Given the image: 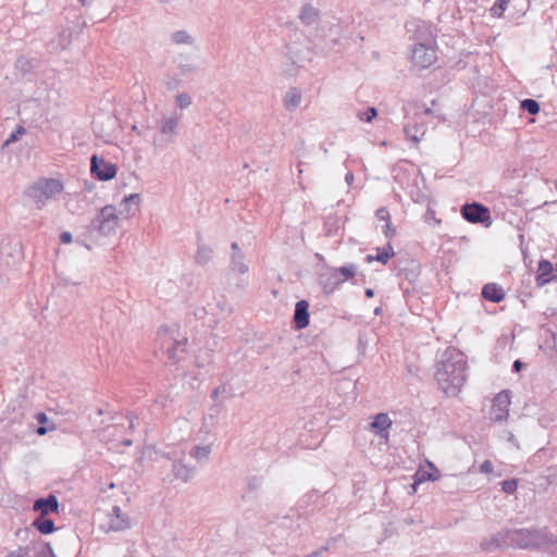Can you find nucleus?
Listing matches in <instances>:
<instances>
[{
  "label": "nucleus",
  "mask_w": 557,
  "mask_h": 557,
  "mask_svg": "<svg viewBox=\"0 0 557 557\" xmlns=\"http://www.w3.org/2000/svg\"><path fill=\"white\" fill-rule=\"evenodd\" d=\"M173 472L177 480L188 482L194 475V468L186 466L181 460L173 462Z\"/></svg>",
  "instance_id": "b1692460"
},
{
  "label": "nucleus",
  "mask_w": 557,
  "mask_h": 557,
  "mask_svg": "<svg viewBox=\"0 0 557 557\" xmlns=\"http://www.w3.org/2000/svg\"><path fill=\"white\" fill-rule=\"evenodd\" d=\"M510 531L499 532L490 539H485L481 543L483 550L493 552L497 548L508 546L510 544Z\"/></svg>",
  "instance_id": "ddd939ff"
},
{
  "label": "nucleus",
  "mask_w": 557,
  "mask_h": 557,
  "mask_svg": "<svg viewBox=\"0 0 557 557\" xmlns=\"http://www.w3.org/2000/svg\"><path fill=\"white\" fill-rule=\"evenodd\" d=\"M197 366L198 367H205L206 366V362L205 361H200L199 358H197V361H196Z\"/></svg>",
  "instance_id": "6e6d98bb"
},
{
  "label": "nucleus",
  "mask_w": 557,
  "mask_h": 557,
  "mask_svg": "<svg viewBox=\"0 0 557 557\" xmlns=\"http://www.w3.org/2000/svg\"><path fill=\"white\" fill-rule=\"evenodd\" d=\"M373 295H374L373 289H371V288H367V289H366V296H367V297H369V298H370V297H373Z\"/></svg>",
  "instance_id": "5fc2aeb1"
},
{
  "label": "nucleus",
  "mask_w": 557,
  "mask_h": 557,
  "mask_svg": "<svg viewBox=\"0 0 557 557\" xmlns=\"http://www.w3.org/2000/svg\"><path fill=\"white\" fill-rule=\"evenodd\" d=\"M326 550H327V547H322V548H320V549H318V550H314V552H312V553H310V554L306 555L305 557H320V556H321V554H322L323 552H326Z\"/></svg>",
  "instance_id": "a18cd8bd"
},
{
  "label": "nucleus",
  "mask_w": 557,
  "mask_h": 557,
  "mask_svg": "<svg viewBox=\"0 0 557 557\" xmlns=\"http://www.w3.org/2000/svg\"><path fill=\"white\" fill-rule=\"evenodd\" d=\"M212 256H213L212 248L207 245H201L197 249L195 260L198 264L203 265L211 260Z\"/></svg>",
  "instance_id": "c85d7f7f"
},
{
  "label": "nucleus",
  "mask_w": 557,
  "mask_h": 557,
  "mask_svg": "<svg viewBox=\"0 0 557 557\" xmlns=\"http://www.w3.org/2000/svg\"><path fill=\"white\" fill-rule=\"evenodd\" d=\"M493 463L490 460L483 461L482 465L480 466V471L483 473H491L493 472Z\"/></svg>",
  "instance_id": "a19ab883"
},
{
  "label": "nucleus",
  "mask_w": 557,
  "mask_h": 557,
  "mask_svg": "<svg viewBox=\"0 0 557 557\" xmlns=\"http://www.w3.org/2000/svg\"><path fill=\"white\" fill-rule=\"evenodd\" d=\"M537 272L536 282L539 286H542L550 281L548 275L553 272V264L547 260H541Z\"/></svg>",
  "instance_id": "a878e982"
},
{
  "label": "nucleus",
  "mask_w": 557,
  "mask_h": 557,
  "mask_svg": "<svg viewBox=\"0 0 557 557\" xmlns=\"http://www.w3.org/2000/svg\"><path fill=\"white\" fill-rule=\"evenodd\" d=\"M206 355H207V357H208V359H207V363L211 362V359H212L211 355H210L209 352H206Z\"/></svg>",
  "instance_id": "13d9d810"
},
{
  "label": "nucleus",
  "mask_w": 557,
  "mask_h": 557,
  "mask_svg": "<svg viewBox=\"0 0 557 557\" xmlns=\"http://www.w3.org/2000/svg\"><path fill=\"white\" fill-rule=\"evenodd\" d=\"M120 225L117 210L112 205H107L100 209L90 223V230L98 232L102 236H110L115 233Z\"/></svg>",
  "instance_id": "39448f33"
},
{
  "label": "nucleus",
  "mask_w": 557,
  "mask_h": 557,
  "mask_svg": "<svg viewBox=\"0 0 557 557\" xmlns=\"http://www.w3.org/2000/svg\"><path fill=\"white\" fill-rule=\"evenodd\" d=\"M355 176L351 172L347 173L345 176L346 183L350 186L354 183Z\"/></svg>",
  "instance_id": "09e8293b"
},
{
  "label": "nucleus",
  "mask_w": 557,
  "mask_h": 557,
  "mask_svg": "<svg viewBox=\"0 0 557 557\" xmlns=\"http://www.w3.org/2000/svg\"><path fill=\"white\" fill-rule=\"evenodd\" d=\"M308 61L309 51L306 47L288 44L280 61V73L285 78L295 77Z\"/></svg>",
  "instance_id": "7ed1b4c3"
},
{
  "label": "nucleus",
  "mask_w": 557,
  "mask_h": 557,
  "mask_svg": "<svg viewBox=\"0 0 557 557\" xmlns=\"http://www.w3.org/2000/svg\"><path fill=\"white\" fill-rule=\"evenodd\" d=\"M212 445L195 446L190 453V456L198 461L207 460L211 454Z\"/></svg>",
  "instance_id": "2f4dec72"
},
{
  "label": "nucleus",
  "mask_w": 557,
  "mask_h": 557,
  "mask_svg": "<svg viewBox=\"0 0 557 557\" xmlns=\"http://www.w3.org/2000/svg\"><path fill=\"white\" fill-rule=\"evenodd\" d=\"M132 129H133V131H135V132H137L138 134H141V132H139V131H138L137 125H134V126L132 127Z\"/></svg>",
  "instance_id": "bf43d9fd"
},
{
  "label": "nucleus",
  "mask_w": 557,
  "mask_h": 557,
  "mask_svg": "<svg viewBox=\"0 0 557 557\" xmlns=\"http://www.w3.org/2000/svg\"><path fill=\"white\" fill-rule=\"evenodd\" d=\"M60 240L61 243L63 244H70L72 242V235L70 232H63L61 235H60Z\"/></svg>",
  "instance_id": "37998d69"
},
{
  "label": "nucleus",
  "mask_w": 557,
  "mask_h": 557,
  "mask_svg": "<svg viewBox=\"0 0 557 557\" xmlns=\"http://www.w3.org/2000/svg\"><path fill=\"white\" fill-rule=\"evenodd\" d=\"M225 387L224 386H216L213 391H212V394H211V397L212 399L216 400L219 398V396L223 393H225Z\"/></svg>",
  "instance_id": "79ce46f5"
},
{
  "label": "nucleus",
  "mask_w": 557,
  "mask_h": 557,
  "mask_svg": "<svg viewBox=\"0 0 557 557\" xmlns=\"http://www.w3.org/2000/svg\"><path fill=\"white\" fill-rule=\"evenodd\" d=\"M431 471L419 470L414 475V482L411 485L412 493L417 492V486L425 481H437L441 476L440 470L432 462H429Z\"/></svg>",
  "instance_id": "f3484780"
},
{
  "label": "nucleus",
  "mask_w": 557,
  "mask_h": 557,
  "mask_svg": "<svg viewBox=\"0 0 557 557\" xmlns=\"http://www.w3.org/2000/svg\"><path fill=\"white\" fill-rule=\"evenodd\" d=\"M231 248L233 250V252H237V251H240L239 247H238V244L237 243H233L231 245Z\"/></svg>",
  "instance_id": "864d4df0"
},
{
  "label": "nucleus",
  "mask_w": 557,
  "mask_h": 557,
  "mask_svg": "<svg viewBox=\"0 0 557 557\" xmlns=\"http://www.w3.org/2000/svg\"><path fill=\"white\" fill-rule=\"evenodd\" d=\"M376 218L381 221L388 222L391 221L389 213L386 208L382 207L376 211Z\"/></svg>",
  "instance_id": "ea45409f"
},
{
  "label": "nucleus",
  "mask_w": 557,
  "mask_h": 557,
  "mask_svg": "<svg viewBox=\"0 0 557 557\" xmlns=\"http://www.w3.org/2000/svg\"><path fill=\"white\" fill-rule=\"evenodd\" d=\"M467 361L456 349H447L438 361L435 379L440 388L448 396H456L466 382Z\"/></svg>",
  "instance_id": "f257e3e1"
},
{
  "label": "nucleus",
  "mask_w": 557,
  "mask_h": 557,
  "mask_svg": "<svg viewBox=\"0 0 557 557\" xmlns=\"http://www.w3.org/2000/svg\"><path fill=\"white\" fill-rule=\"evenodd\" d=\"M301 99H302L301 90L297 87H292L286 91V94L284 96V99H283L284 107L286 108V110L293 111L300 106Z\"/></svg>",
  "instance_id": "aec40b11"
},
{
  "label": "nucleus",
  "mask_w": 557,
  "mask_h": 557,
  "mask_svg": "<svg viewBox=\"0 0 557 557\" xmlns=\"http://www.w3.org/2000/svg\"><path fill=\"white\" fill-rule=\"evenodd\" d=\"M175 103L181 109H186L191 104V98L188 94H185V92L178 94L175 97Z\"/></svg>",
  "instance_id": "f704fd0d"
},
{
  "label": "nucleus",
  "mask_w": 557,
  "mask_h": 557,
  "mask_svg": "<svg viewBox=\"0 0 557 557\" xmlns=\"http://www.w3.org/2000/svg\"><path fill=\"white\" fill-rule=\"evenodd\" d=\"M183 73L193 72L194 67L191 65H184L182 66Z\"/></svg>",
  "instance_id": "3c124183"
},
{
  "label": "nucleus",
  "mask_w": 557,
  "mask_h": 557,
  "mask_svg": "<svg viewBox=\"0 0 557 557\" xmlns=\"http://www.w3.org/2000/svg\"><path fill=\"white\" fill-rule=\"evenodd\" d=\"M384 233L386 237H392L395 235V230L392 227L391 221L386 222Z\"/></svg>",
  "instance_id": "c03bdc74"
},
{
  "label": "nucleus",
  "mask_w": 557,
  "mask_h": 557,
  "mask_svg": "<svg viewBox=\"0 0 557 557\" xmlns=\"http://www.w3.org/2000/svg\"><path fill=\"white\" fill-rule=\"evenodd\" d=\"M37 421L42 424V423H46L48 421V418H47V416L44 412H39L37 414Z\"/></svg>",
  "instance_id": "de8ad7c7"
},
{
  "label": "nucleus",
  "mask_w": 557,
  "mask_h": 557,
  "mask_svg": "<svg viewBox=\"0 0 557 557\" xmlns=\"http://www.w3.org/2000/svg\"><path fill=\"white\" fill-rule=\"evenodd\" d=\"M404 133L406 134V137L408 139H410L414 144H418L425 135L426 127L424 124H419V123L414 122L413 124L405 125Z\"/></svg>",
  "instance_id": "412c9836"
},
{
  "label": "nucleus",
  "mask_w": 557,
  "mask_h": 557,
  "mask_svg": "<svg viewBox=\"0 0 557 557\" xmlns=\"http://www.w3.org/2000/svg\"><path fill=\"white\" fill-rule=\"evenodd\" d=\"M510 393L503 391L495 396L491 409V420L494 422H503L507 420L509 414Z\"/></svg>",
  "instance_id": "1a4fd4ad"
},
{
  "label": "nucleus",
  "mask_w": 557,
  "mask_h": 557,
  "mask_svg": "<svg viewBox=\"0 0 557 557\" xmlns=\"http://www.w3.org/2000/svg\"><path fill=\"white\" fill-rule=\"evenodd\" d=\"M510 544H516L521 548L533 546L549 545L557 543V536L539 530H518L510 531Z\"/></svg>",
  "instance_id": "20e7f679"
},
{
  "label": "nucleus",
  "mask_w": 557,
  "mask_h": 557,
  "mask_svg": "<svg viewBox=\"0 0 557 557\" xmlns=\"http://www.w3.org/2000/svg\"><path fill=\"white\" fill-rule=\"evenodd\" d=\"M309 302L299 300L295 307L294 323L297 329H305L309 324Z\"/></svg>",
  "instance_id": "dca6fc26"
},
{
  "label": "nucleus",
  "mask_w": 557,
  "mask_h": 557,
  "mask_svg": "<svg viewBox=\"0 0 557 557\" xmlns=\"http://www.w3.org/2000/svg\"><path fill=\"white\" fill-rule=\"evenodd\" d=\"M180 117L176 113L170 116H163L158 122V127L162 136H165V141L170 143L177 134Z\"/></svg>",
  "instance_id": "9b49d317"
},
{
  "label": "nucleus",
  "mask_w": 557,
  "mask_h": 557,
  "mask_svg": "<svg viewBox=\"0 0 557 557\" xmlns=\"http://www.w3.org/2000/svg\"><path fill=\"white\" fill-rule=\"evenodd\" d=\"M461 215L470 223H481L485 226L492 224L490 210L479 202L463 205L461 207Z\"/></svg>",
  "instance_id": "0eeeda50"
},
{
  "label": "nucleus",
  "mask_w": 557,
  "mask_h": 557,
  "mask_svg": "<svg viewBox=\"0 0 557 557\" xmlns=\"http://www.w3.org/2000/svg\"><path fill=\"white\" fill-rule=\"evenodd\" d=\"M356 272L357 267L349 264L347 267L332 269L329 275H321V284L324 293H333L338 285L355 276Z\"/></svg>",
  "instance_id": "423d86ee"
},
{
  "label": "nucleus",
  "mask_w": 557,
  "mask_h": 557,
  "mask_svg": "<svg viewBox=\"0 0 557 557\" xmlns=\"http://www.w3.org/2000/svg\"><path fill=\"white\" fill-rule=\"evenodd\" d=\"M380 312H381V309H380V308H376V309L374 310V313H375V314H380Z\"/></svg>",
  "instance_id": "680f3d73"
},
{
  "label": "nucleus",
  "mask_w": 557,
  "mask_h": 557,
  "mask_svg": "<svg viewBox=\"0 0 557 557\" xmlns=\"http://www.w3.org/2000/svg\"><path fill=\"white\" fill-rule=\"evenodd\" d=\"M122 444L124 446H131L132 445V441L131 440H125V441L122 442Z\"/></svg>",
  "instance_id": "4d7b16f0"
},
{
  "label": "nucleus",
  "mask_w": 557,
  "mask_h": 557,
  "mask_svg": "<svg viewBox=\"0 0 557 557\" xmlns=\"http://www.w3.org/2000/svg\"><path fill=\"white\" fill-rule=\"evenodd\" d=\"M521 367H522V362L520 360H516L513 362L512 368H513L515 371H520Z\"/></svg>",
  "instance_id": "8fccbe9b"
},
{
  "label": "nucleus",
  "mask_w": 557,
  "mask_h": 557,
  "mask_svg": "<svg viewBox=\"0 0 557 557\" xmlns=\"http://www.w3.org/2000/svg\"><path fill=\"white\" fill-rule=\"evenodd\" d=\"M521 109L534 115L540 112V103L534 99H524L521 101Z\"/></svg>",
  "instance_id": "473e14b6"
},
{
  "label": "nucleus",
  "mask_w": 557,
  "mask_h": 557,
  "mask_svg": "<svg viewBox=\"0 0 557 557\" xmlns=\"http://www.w3.org/2000/svg\"><path fill=\"white\" fill-rule=\"evenodd\" d=\"M33 509L34 511L40 512V517H45L50 512H58L59 500L54 495L50 494L46 498L36 499Z\"/></svg>",
  "instance_id": "4468645a"
},
{
  "label": "nucleus",
  "mask_w": 557,
  "mask_h": 557,
  "mask_svg": "<svg viewBox=\"0 0 557 557\" xmlns=\"http://www.w3.org/2000/svg\"><path fill=\"white\" fill-rule=\"evenodd\" d=\"M92 128H94V132H95L98 136H100V137H106V135H103V134H102V131L100 129V124H99V122H96V121H95V122L92 123Z\"/></svg>",
  "instance_id": "49530a36"
},
{
  "label": "nucleus",
  "mask_w": 557,
  "mask_h": 557,
  "mask_svg": "<svg viewBox=\"0 0 557 557\" xmlns=\"http://www.w3.org/2000/svg\"><path fill=\"white\" fill-rule=\"evenodd\" d=\"M320 17L321 11L319 8V2L304 3L298 14V18L300 20V22L307 26L318 23Z\"/></svg>",
  "instance_id": "f8f14e48"
},
{
  "label": "nucleus",
  "mask_w": 557,
  "mask_h": 557,
  "mask_svg": "<svg viewBox=\"0 0 557 557\" xmlns=\"http://www.w3.org/2000/svg\"><path fill=\"white\" fill-rule=\"evenodd\" d=\"M377 116V110L374 107H369L366 111H358L357 117L360 121L370 123L374 117Z\"/></svg>",
  "instance_id": "72a5a7b5"
},
{
  "label": "nucleus",
  "mask_w": 557,
  "mask_h": 557,
  "mask_svg": "<svg viewBox=\"0 0 557 557\" xmlns=\"http://www.w3.org/2000/svg\"><path fill=\"white\" fill-rule=\"evenodd\" d=\"M91 173L100 181L112 180L116 174V165L106 161L102 158H98L94 154L90 159Z\"/></svg>",
  "instance_id": "9d476101"
},
{
  "label": "nucleus",
  "mask_w": 557,
  "mask_h": 557,
  "mask_svg": "<svg viewBox=\"0 0 557 557\" xmlns=\"http://www.w3.org/2000/svg\"><path fill=\"white\" fill-rule=\"evenodd\" d=\"M47 549H49V546L45 543H39V544L32 543L26 546L17 547V549L9 553L5 557H28V555L32 550H36L39 554H44Z\"/></svg>",
  "instance_id": "4be33fe9"
},
{
  "label": "nucleus",
  "mask_w": 557,
  "mask_h": 557,
  "mask_svg": "<svg viewBox=\"0 0 557 557\" xmlns=\"http://www.w3.org/2000/svg\"><path fill=\"white\" fill-rule=\"evenodd\" d=\"M394 256V250L391 245H387L383 249H377L376 256H367V261L372 262L373 260H376L383 264H386L387 261Z\"/></svg>",
  "instance_id": "cd10ccee"
},
{
  "label": "nucleus",
  "mask_w": 557,
  "mask_h": 557,
  "mask_svg": "<svg viewBox=\"0 0 557 557\" xmlns=\"http://www.w3.org/2000/svg\"><path fill=\"white\" fill-rule=\"evenodd\" d=\"M508 4V0H498L497 3L491 9L493 15L500 16Z\"/></svg>",
  "instance_id": "4c0bfd02"
},
{
  "label": "nucleus",
  "mask_w": 557,
  "mask_h": 557,
  "mask_svg": "<svg viewBox=\"0 0 557 557\" xmlns=\"http://www.w3.org/2000/svg\"><path fill=\"white\" fill-rule=\"evenodd\" d=\"M23 134H25V128L23 126H18L15 132H13L4 141V146H9L10 144L16 141Z\"/></svg>",
  "instance_id": "58836bf2"
},
{
  "label": "nucleus",
  "mask_w": 557,
  "mask_h": 557,
  "mask_svg": "<svg viewBox=\"0 0 557 557\" xmlns=\"http://www.w3.org/2000/svg\"><path fill=\"white\" fill-rule=\"evenodd\" d=\"M139 203H140L139 194H131L128 196H125L120 203V210L117 211L119 218L120 216L125 218V219L131 218L134 214V212L132 210V205H135L136 207H138Z\"/></svg>",
  "instance_id": "a211bd4d"
},
{
  "label": "nucleus",
  "mask_w": 557,
  "mask_h": 557,
  "mask_svg": "<svg viewBox=\"0 0 557 557\" xmlns=\"http://www.w3.org/2000/svg\"><path fill=\"white\" fill-rule=\"evenodd\" d=\"M230 268L233 272H238L239 274L248 272V265L244 261V255L242 251L232 252Z\"/></svg>",
  "instance_id": "bb28decb"
},
{
  "label": "nucleus",
  "mask_w": 557,
  "mask_h": 557,
  "mask_svg": "<svg viewBox=\"0 0 557 557\" xmlns=\"http://www.w3.org/2000/svg\"><path fill=\"white\" fill-rule=\"evenodd\" d=\"M129 426L134 428V419H129Z\"/></svg>",
  "instance_id": "052dcab7"
},
{
  "label": "nucleus",
  "mask_w": 557,
  "mask_h": 557,
  "mask_svg": "<svg viewBox=\"0 0 557 557\" xmlns=\"http://www.w3.org/2000/svg\"><path fill=\"white\" fill-rule=\"evenodd\" d=\"M34 527L42 534L52 533L54 530V522L51 519L40 517L34 521Z\"/></svg>",
  "instance_id": "7c9ffc66"
},
{
  "label": "nucleus",
  "mask_w": 557,
  "mask_h": 557,
  "mask_svg": "<svg viewBox=\"0 0 557 557\" xmlns=\"http://www.w3.org/2000/svg\"><path fill=\"white\" fill-rule=\"evenodd\" d=\"M109 519V527L113 531H123L131 528L128 517L117 506H113Z\"/></svg>",
  "instance_id": "2eb2a0df"
},
{
  "label": "nucleus",
  "mask_w": 557,
  "mask_h": 557,
  "mask_svg": "<svg viewBox=\"0 0 557 557\" xmlns=\"http://www.w3.org/2000/svg\"><path fill=\"white\" fill-rule=\"evenodd\" d=\"M482 297L493 302H499L505 298V292L497 284L488 283L482 288Z\"/></svg>",
  "instance_id": "6ab92c4d"
},
{
  "label": "nucleus",
  "mask_w": 557,
  "mask_h": 557,
  "mask_svg": "<svg viewBox=\"0 0 557 557\" xmlns=\"http://www.w3.org/2000/svg\"><path fill=\"white\" fill-rule=\"evenodd\" d=\"M37 433H38L39 435H45V434L47 433V429H46L45 426H39V428L37 429Z\"/></svg>",
  "instance_id": "603ef678"
},
{
  "label": "nucleus",
  "mask_w": 557,
  "mask_h": 557,
  "mask_svg": "<svg viewBox=\"0 0 557 557\" xmlns=\"http://www.w3.org/2000/svg\"><path fill=\"white\" fill-rule=\"evenodd\" d=\"M15 67L21 71L22 73H27L32 69V64L28 59L24 57H20L15 61Z\"/></svg>",
  "instance_id": "c9c22d12"
},
{
  "label": "nucleus",
  "mask_w": 557,
  "mask_h": 557,
  "mask_svg": "<svg viewBox=\"0 0 557 557\" xmlns=\"http://www.w3.org/2000/svg\"><path fill=\"white\" fill-rule=\"evenodd\" d=\"M163 346H165L169 359L173 361L178 359V352H184L185 350V343L170 338L164 341Z\"/></svg>",
  "instance_id": "393cba45"
},
{
  "label": "nucleus",
  "mask_w": 557,
  "mask_h": 557,
  "mask_svg": "<svg viewBox=\"0 0 557 557\" xmlns=\"http://www.w3.org/2000/svg\"><path fill=\"white\" fill-rule=\"evenodd\" d=\"M64 190L63 183L55 178L42 177L30 185L25 195L36 205L37 209H42L48 201L54 199Z\"/></svg>",
  "instance_id": "f03ea898"
},
{
  "label": "nucleus",
  "mask_w": 557,
  "mask_h": 557,
  "mask_svg": "<svg viewBox=\"0 0 557 557\" xmlns=\"http://www.w3.org/2000/svg\"><path fill=\"white\" fill-rule=\"evenodd\" d=\"M436 52L431 46L425 44H417L412 49L411 60L414 66L426 69L436 61Z\"/></svg>",
  "instance_id": "6e6552de"
},
{
  "label": "nucleus",
  "mask_w": 557,
  "mask_h": 557,
  "mask_svg": "<svg viewBox=\"0 0 557 557\" xmlns=\"http://www.w3.org/2000/svg\"><path fill=\"white\" fill-rule=\"evenodd\" d=\"M172 42L176 45L191 46L194 44L193 36L186 30H177L171 35Z\"/></svg>",
  "instance_id": "c756f323"
},
{
  "label": "nucleus",
  "mask_w": 557,
  "mask_h": 557,
  "mask_svg": "<svg viewBox=\"0 0 557 557\" xmlns=\"http://www.w3.org/2000/svg\"><path fill=\"white\" fill-rule=\"evenodd\" d=\"M392 426V420L387 413H379L371 423V429L381 436L387 435V430Z\"/></svg>",
  "instance_id": "5701e85b"
},
{
  "label": "nucleus",
  "mask_w": 557,
  "mask_h": 557,
  "mask_svg": "<svg viewBox=\"0 0 557 557\" xmlns=\"http://www.w3.org/2000/svg\"><path fill=\"white\" fill-rule=\"evenodd\" d=\"M555 186H556V188H557V181L555 182Z\"/></svg>",
  "instance_id": "e2e57ef3"
},
{
  "label": "nucleus",
  "mask_w": 557,
  "mask_h": 557,
  "mask_svg": "<svg viewBox=\"0 0 557 557\" xmlns=\"http://www.w3.org/2000/svg\"><path fill=\"white\" fill-rule=\"evenodd\" d=\"M518 482L516 480H506L502 482V490L505 493L511 494L517 490Z\"/></svg>",
  "instance_id": "e433bc0d"
}]
</instances>
